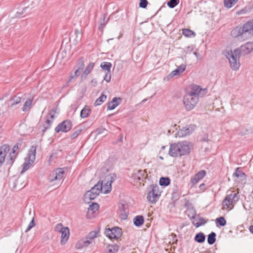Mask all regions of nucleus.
Masks as SVG:
<instances>
[{
    "label": "nucleus",
    "instance_id": "f257e3e1",
    "mask_svg": "<svg viewBox=\"0 0 253 253\" xmlns=\"http://www.w3.org/2000/svg\"><path fill=\"white\" fill-rule=\"evenodd\" d=\"M253 51V42H247L240 47L228 51L225 55L228 59L230 67L233 70H237L240 66L239 62L241 56H245Z\"/></svg>",
    "mask_w": 253,
    "mask_h": 253
},
{
    "label": "nucleus",
    "instance_id": "f03ea898",
    "mask_svg": "<svg viewBox=\"0 0 253 253\" xmlns=\"http://www.w3.org/2000/svg\"><path fill=\"white\" fill-rule=\"evenodd\" d=\"M233 38H237L241 41H245L253 36V19L242 26H236L230 33Z\"/></svg>",
    "mask_w": 253,
    "mask_h": 253
},
{
    "label": "nucleus",
    "instance_id": "7ed1b4c3",
    "mask_svg": "<svg viewBox=\"0 0 253 253\" xmlns=\"http://www.w3.org/2000/svg\"><path fill=\"white\" fill-rule=\"evenodd\" d=\"M193 147L192 143L189 141H179L170 145L169 151V156L172 157H178L190 154Z\"/></svg>",
    "mask_w": 253,
    "mask_h": 253
},
{
    "label": "nucleus",
    "instance_id": "20e7f679",
    "mask_svg": "<svg viewBox=\"0 0 253 253\" xmlns=\"http://www.w3.org/2000/svg\"><path fill=\"white\" fill-rule=\"evenodd\" d=\"M150 186L152 189L147 194V199L150 203L155 204L158 201L161 192L160 191L159 187L157 184L151 185Z\"/></svg>",
    "mask_w": 253,
    "mask_h": 253
},
{
    "label": "nucleus",
    "instance_id": "39448f33",
    "mask_svg": "<svg viewBox=\"0 0 253 253\" xmlns=\"http://www.w3.org/2000/svg\"><path fill=\"white\" fill-rule=\"evenodd\" d=\"M104 234L110 239L117 240L122 236L123 232L121 228L115 226L111 229L106 227Z\"/></svg>",
    "mask_w": 253,
    "mask_h": 253
},
{
    "label": "nucleus",
    "instance_id": "423d86ee",
    "mask_svg": "<svg viewBox=\"0 0 253 253\" xmlns=\"http://www.w3.org/2000/svg\"><path fill=\"white\" fill-rule=\"evenodd\" d=\"M64 168H56L53 170L48 176V180L49 182L60 181L65 177Z\"/></svg>",
    "mask_w": 253,
    "mask_h": 253
},
{
    "label": "nucleus",
    "instance_id": "0eeeda50",
    "mask_svg": "<svg viewBox=\"0 0 253 253\" xmlns=\"http://www.w3.org/2000/svg\"><path fill=\"white\" fill-rule=\"evenodd\" d=\"M64 168H56L53 170L48 176V180L49 182L60 181L65 177Z\"/></svg>",
    "mask_w": 253,
    "mask_h": 253
},
{
    "label": "nucleus",
    "instance_id": "6e6552de",
    "mask_svg": "<svg viewBox=\"0 0 253 253\" xmlns=\"http://www.w3.org/2000/svg\"><path fill=\"white\" fill-rule=\"evenodd\" d=\"M64 168H56L53 170L48 176V180L49 182L60 181L65 177Z\"/></svg>",
    "mask_w": 253,
    "mask_h": 253
},
{
    "label": "nucleus",
    "instance_id": "1a4fd4ad",
    "mask_svg": "<svg viewBox=\"0 0 253 253\" xmlns=\"http://www.w3.org/2000/svg\"><path fill=\"white\" fill-rule=\"evenodd\" d=\"M198 100V97L197 96H192L189 94L185 95L183 97V102L185 109L187 111L193 109L196 106Z\"/></svg>",
    "mask_w": 253,
    "mask_h": 253
},
{
    "label": "nucleus",
    "instance_id": "9d476101",
    "mask_svg": "<svg viewBox=\"0 0 253 253\" xmlns=\"http://www.w3.org/2000/svg\"><path fill=\"white\" fill-rule=\"evenodd\" d=\"M73 126L72 122L68 119L65 120L59 123L55 128L56 133H59L60 131L62 132H67L71 130Z\"/></svg>",
    "mask_w": 253,
    "mask_h": 253
},
{
    "label": "nucleus",
    "instance_id": "9b49d317",
    "mask_svg": "<svg viewBox=\"0 0 253 253\" xmlns=\"http://www.w3.org/2000/svg\"><path fill=\"white\" fill-rule=\"evenodd\" d=\"M58 227H60L59 231L61 234L60 243L61 245H63L66 243L69 239L70 230L68 227H63L61 223H58L55 228L57 229Z\"/></svg>",
    "mask_w": 253,
    "mask_h": 253
},
{
    "label": "nucleus",
    "instance_id": "f8f14e48",
    "mask_svg": "<svg viewBox=\"0 0 253 253\" xmlns=\"http://www.w3.org/2000/svg\"><path fill=\"white\" fill-rule=\"evenodd\" d=\"M185 203L184 207L186 208V211H185L188 217L191 219H195L196 217V211L195 209L193 204L187 199H184Z\"/></svg>",
    "mask_w": 253,
    "mask_h": 253
},
{
    "label": "nucleus",
    "instance_id": "ddd939ff",
    "mask_svg": "<svg viewBox=\"0 0 253 253\" xmlns=\"http://www.w3.org/2000/svg\"><path fill=\"white\" fill-rule=\"evenodd\" d=\"M196 127L195 124H190L188 126H186L181 129H179L176 135L179 137L190 135L194 132Z\"/></svg>",
    "mask_w": 253,
    "mask_h": 253
},
{
    "label": "nucleus",
    "instance_id": "4468645a",
    "mask_svg": "<svg viewBox=\"0 0 253 253\" xmlns=\"http://www.w3.org/2000/svg\"><path fill=\"white\" fill-rule=\"evenodd\" d=\"M106 177L107 178V181L104 185L103 184V191L102 192L104 194H108L111 192L112 190L111 184L116 179V175L114 173H112Z\"/></svg>",
    "mask_w": 253,
    "mask_h": 253
},
{
    "label": "nucleus",
    "instance_id": "2eb2a0df",
    "mask_svg": "<svg viewBox=\"0 0 253 253\" xmlns=\"http://www.w3.org/2000/svg\"><path fill=\"white\" fill-rule=\"evenodd\" d=\"M10 149V147L9 144H4L0 146V167L4 164L5 157Z\"/></svg>",
    "mask_w": 253,
    "mask_h": 253
},
{
    "label": "nucleus",
    "instance_id": "dca6fc26",
    "mask_svg": "<svg viewBox=\"0 0 253 253\" xmlns=\"http://www.w3.org/2000/svg\"><path fill=\"white\" fill-rule=\"evenodd\" d=\"M99 191H92V188L87 191L84 196V200L85 203H89L91 200L94 199L99 195Z\"/></svg>",
    "mask_w": 253,
    "mask_h": 253
},
{
    "label": "nucleus",
    "instance_id": "f3484780",
    "mask_svg": "<svg viewBox=\"0 0 253 253\" xmlns=\"http://www.w3.org/2000/svg\"><path fill=\"white\" fill-rule=\"evenodd\" d=\"M118 211L120 214V217L122 220L127 219L128 214V208L126 205L121 204L119 206Z\"/></svg>",
    "mask_w": 253,
    "mask_h": 253
},
{
    "label": "nucleus",
    "instance_id": "a211bd4d",
    "mask_svg": "<svg viewBox=\"0 0 253 253\" xmlns=\"http://www.w3.org/2000/svg\"><path fill=\"white\" fill-rule=\"evenodd\" d=\"M21 100V97L18 95H13L9 99L7 100L6 103L8 104V108L11 109L19 104Z\"/></svg>",
    "mask_w": 253,
    "mask_h": 253
},
{
    "label": "nucleus",
    "instance_id": "6ab92c4d",
    "mask_svg": "<svg viewBox=\"0 0 253 253\" xmlns=\"http://www.w3.org/2000/svg\"><path fill=\"white\" fill-rule=\"evenodd\" d=\"M147 175L146 171L144 170L140 169L138 170L136 173H132L131 177L135 181L142 180V181H144L147 178Z\"/></svg>",
    "mask_w": 253,
    "mask_h": 253
},
{
    "label": "nucleus",
    "instance_id": "aec40b11",
    "mask_svg": "<svg viewBox=\"0 0 253 253\" xmlns=\"http://www.w3.org/2000/svg\"><path fill=\"white\" fill-rule=\"evenodd\" d=\"M122 101V98L119 97H115L107 104L108 110H113L120 105Z\"/></svg>",
    "mask_w": 253,
    "mask_h": 253
},
{
    "label": "nucleus",
    "instance_id": "412c9836",
    "mask_svg": "<svg viewBox=\"0 0 253 253\" xmlns=\"http://www.w3.org/2000/svg\"><path fill=\"white\" fill-rule=\"evenodd\" d=\"M186 65L185 64H181L174 70L172 71L168 76V78H172L176 76L180 75L186 69Z\"/></svg>",
    "mask_w": 253,
    "mask_h": 253
},
{
    "label": "nucleus",
    "instance_id": "4be33fe9",
    "mask_svg": "<svg viewBox=\"0 0 253 253\" xmlns=\"http://www.w3.org/2000/svg\"><path fill=\"white\" fill-rule=\"evenodd\" d=\"M18 155V152L17 153H12V152H10L6 159L5 166L8 167V168H10L15 162Z\"/></svg>",
    "mask_w": 253,
    "mask_h": 253
},
{
    "label": "nucleus",
    "instance_id": "5701e85b",
    "mask_svg": "<svg viewBox=\"0 0 253 253\" xmlns=\"http://www.w3.org/2000/svg\"><path fill=\"white\" fill-rule=\"evenodd\" d=\"M233 177L240 178L242 181H246L247 180V176L245 172H244L241 168L238 167L236 169L235 172L233 174Z\"/></svg>",
    "mask_w": 253,
    "mask_h": 253
},
{
    "label": "nucleus",
    "instance_id": "b1692460",
    "mask_svg": "<svg viewBox=\"0 0 253 253\" xmlns=\"http://www.w3.org/2000/svg\"><path fill=\"white\" fill-rule=\"evenodd\" d=\"M134 225L136 227L141 226L144 223V218L143 215H139L135 216L133 219Z\"/></svg>",
    "mask_w": 253,
    "mask_h": 253
},
{
    "label": "nucleus",
    "instance_id": "393cba45",
    "mask_svg": "<svg viewBox=\"0 0 253 253\" xmlns=\"http://www.w3.org/2000/svg\"><path fill=\"white\" fill-rule=\"evenodd\" d=\"M36 147L35 146H32L29 150L28 157L26 158L31 160L32 163H34L36 158Z\"/></svg>",
    "mask_w": 253,
    "mask_h": 253
},
{
    "label": "nucleus",
    "instance_id": "a878e982",
    "mask_svg": "<svg viewBox=\"0 0 253 253\" xmlns=\"http://www.w3.org/2000/svg\"><path fill=\"white\" fill-rule=\"evenodd\" d=\"M202 90L201 86L198 85H193L191 88V91L188 93L192 96H197Z\"/></svg>",
    "mask_w": 253,
    "mask_h": 253
},
{
    "label": "nucleus",
    "instance_id": "bb28decb",
    "mask_svg": "<svg viewBox=\"0 0 253 253\" xmlns=\"http://www.w3.org/2000/svg\"><path fill=\"white\" fill-rule=\"evenodd\" d=\"M73 130V132L70 135V138L72 140L77 138L83 130V129L78 126L74 127Z\"/></svg>",
    "mask_w": 253,
    "mask_h": 253
},
{
    "label": "nucleus",
    "instance_id": "cd10ccee",
    "mask_svg": "<svg viewBox=\"0 0 253 253\" xmlns=\"http://www.w3.org/2000/svg\"><path fill=\"white\" fill-rule=\"evenodd\" d=\"M206 240V236L203 232H199L197 233L194 237V240L197 243L202 244Z\"/></svg>",
    "mask_w": 253,
    "mask_h": 253
},
{
    "label": "nucleus",
    "instance_id": "c85d7f7f",
    "mask_svg": "<svg viewBox=\"0 0 253 253\" xmlns=\"http://www.w3.org/2000/svg\"><path fill=\"white\" fill-rule=\"evenodd\" d=\"M33 163H32L31 160L25 158V163L22 165V169L20 172L21 174H23L26 170H27L32 165Z\"/></svg>",
    "mask_w": 253,
    "mask_h": 253
},
{
    "label": "nucleus",
    "instance_id": "c756f323",
    "mask_svg": "<svg viewBox=\"0 0 253 253\" xmlns=\"http://www.w3.org/2000/svg\"><path fill=\"white\" fill-rule=\"evenodd\" d=\"M216 226L217 227H223L226 225L227 222L223 216H220L215 220Z\"/></svg>",
    "mask_w": 253,
    "mask_h": 253
},
{
    "label": "nucleus",
    "instance_id": "7c9ffc66",
    "mask_svg": "<svg viewBox=\"0 0 253 253\" xmlns=\"http://www.w3.org/2000/svg\"><path fill=\"white\" fill-rule=\"evenodd\" d=\"M179 199V192L177 187L173 190L171 194V200L173 201V206H175V202Z\"/></svg>",
    "mask_w": 253,
    "mask_h": 253
},
{
    "label": "nucleus",
    "instance_id": "2f4dec72",
    "mask_svg": "<svg viewBox=\"0 0 253 253\" xmlns=\"http://www.w3.org/2000/svg\"><path fill=\"white\" fill-rule=\"evenodd\" d=\"M232 197V194L228 195L226 196L222 202V206L224 207L229 208L230 205H233L232 201L230 197Z\"/></svg>",
    "mask_w": 253,
    "mask_h": 253
},
{
    "label": "nucleus",
    "instance_id": "473e14b6",
    "mask_svg": "<svg viewBox=\"0 0 253 253\" xmlns=\"http://www.w3.org/2000/svg\"><path fill=\"white\" fill-rule=\"evenodd\" d=\"M170 183V179L169 177H161L159 180V184L163 187H166Z\"/></svg>",
    "mask_w": 253,
    "mask_h": 253
},
{
    "label": "nucleus",
    "instance_id": "72a5a7b5",
    "mask_svg": "<svg viewBox=\"0 0 253 253\" xmlns=\"http://www.w3.org/2000/svg\"><path fill=\"white\" fill-rule=\"evenodd\" d=\"M107 252L106 253H116L119 248V246L117 244L108 245L107 246Z\"/></svg>",
    "mask_w": 253,
    "mask_h": 253
},
{
    "label": "nucleus",
    "instance_id": "f704fd0d",
    "mask_svg": "<svg viewBox=\"0 0 253 253\" xmlns=\"http://www.w3.org/2000/svg\"><path fill=\"white\" fill-rule=\"evenodd\" d=\"M216 234L214 232H211L208 235L207 241L209 245H213L216 241Z\"/></svg>",
    "mask_w": 253,
    "mask_h": 253
},
{
    "label": "nucleus",
    "instance_id": "c9c22d12",
    "mask_svg": "<svg viewBox=\"0 0 253 253\" xmlns=\"http://www.w3.org/2000/svg\"><path fill=\"white\" fill-rule=\"evenodd\" d=\"M91 112V110L90 108H87L85 107L81 110L80 116L82 118H86L89 116Z\"/></svg>",
    "mask_w": 253,
    "mask_h": 253
},
{
    "label": "nucleus",
    "instance_id": "e433bc0d",
    "mask_svg": "<svg viewBox=\"0 0 253 253\" xmlns=\"http://www.w3.org/2000/svg\"><path fill=\"white\" fill-rule=\"evenodd\" d=\"M182 34L186 37H194L196 36V33L189 29H183Z\"/></svg>",
    "mask_w": 253,
    "mask_h": 253
},
{
    "label": "nucleus",
    "instance_id": "4c0bfd02",
    "mask_svg": "<svg viewBox=\"0 0 253 253\" xmlns=\"http://www.w3.org/2000/svg\"><path fill=\"white\" fill-rule=\"evenodd\" d=\"M99 208V205L97 203H92L88 209V213L91 211L92 213L95 212Z\"/></svg>",
    "mask_w": 253,
    "mask_h": 253
},
{
    "label": "nucleus",
    "instance_id": "58836bf2",
    "mask_svg": "<svg viewBox=\"0 0 253 253\" xmlns=\"http://www.w3.org/2000/svg\"><path fill=\"white\" fill-rule=\"evenodd\" d=\"M80 70V69H79L78 68H77L75 71L74 75H71L70 76V79H69V81L67 82L66 86H69V84L70 83H72L73 80L77 78V77L79 76V74H80V72H79Z\"/></svg>",
    "mask_w": 253,
    "mask_h": 253
},
{
    "label": "nucleus",
    "instance_id": "ea45409f",
    "mask_svg": "<svg viewBox=\"0 0 253 253\" xmlns=\"http://www.w3.org/2000/svg\"><path fill=\"white\" fill-rule=\"evenodd\" d=\"M84 57H80L77 61L76 66L77 68L83 70L84 67Z\"/></svg>",
    "mask_w": 253,
    "mask_h": 253
},
{
    "label": "nucleus",
    "instance_id": "a19ab883",
    "mask_svg": "<svg viewBox=\"0 0 253 253\" xmlns=\"http://www.w3.org/2000/svg\"><path fill=\"white\" fill-rule=\"evenodd\" d=\"M107 98V96L103 93H102L100 96L97 99L95 102L94 103V105L95 106H97L101 105L103 102H104Z\"/></svg>",
    "mask_w": 253,
    "mask_h": 253
},
{
    "label": "nucleus",
    "instance_id": "79ce46f5",
    "mask_svg": "<svg viewBox=\"0 0 253 253\" xmlns=\"http://www.w3.org/2000/svg\"><path fill=\"white\" fill-rule=\"evenodd\" d=\"M199 222H198L197 223H195L193 221H192V224L196 227H199L204 225L205 224L208 222L209 219H206L204 218L200 217L199 218Z\"/></svg>",
    "mask_w": 253,
    "mask_h": 253
},
{
    "label": "nucleus",
    "instance_id": "37998d69",
    "mask_svg": "<svg viewBox=\"0 0 253 253\" xmlns=\"http://www.w3.org/2000/svg\"><path fill=\"white\" fill-rule=\"evenodd\" d=\"M112 66V63L108 62H102L100 64V67L107 71H111Z\"/></svg>",
    "mask_w": 253,
    "mask_h": 253
},
{
    "label": "nucleus",
    "instance_id": "c03bdc74",
    "mask_svg": "<svg viewBox=\"0 0 253 253\" xmlns=\"http://www.w3.org/2000/svg\"><path fill=\"white\" fill-rule=\"evenodd\" d=\"M91 188H92V191L96 190L97 191H99L100 192H102L103 191V181L99 180Z\"/></svg>",
    "mask_w": 253,
    "mask_h": 253
},
{
    "label": "nucleus",
    "instance_id": "a18cd8bd",
    "mask_svg": "<svg viewBox=\"0 0 253 253\" xmlns=\"http://www.w3.org/2000/svg\"><path fill=\"white\" fill-rule=\"evenodd\" d=\"M239 0H224V6L227 8L232 7Z\"/></svg>",
    "mask_w": 253,
    "mask_h": 253
},
{
    "label": "nucleus",
    "instance_id": "49530a36",
    "mask_svg": "<svg viewBox=\"0 0 253 253\" xmlns=\"http://www.w3.org/2000/svg\"><path fill=\"white\" fill-rule=\"evenodd\" d=\"M179 0H169L167 2V5L170 8L175 7L178 4Z\"/></svg>",
    "mask_w": 253,
    "mask_h": 253
},
{
    "label": "nucleus",
    "instance_id": "de8ad7c7",
    "mask_svg": "<svg viewBox=\"0 0 253 253\" xmlns=\"http://www.w3.org/2000/svg\"><path fill=\"white\" fill-rule=\"evenodd\" d=\"M94 65H95L94 63H93L92 62H89L84 71L86 73L89 74V73H91V71L93 70V69L94 67Z\"/></svg>",
    "mask_w": 253,
    "mask_h": 253
},
{
    "label": "nucleus",
    "instance_id": "09e8293b",
    "mask_svg": "<svg viewBox=\"0 0 253 253\" xmlns=\"http://www.w3.org/2000/svg\"><path fill=\"white\" fill-rule=\"evenodd\" d=\"M99 232V229L97 231H92L89 233L86 238L92 240L96 237L97 235Z\"/></svg>",
    "mask_w": 253,
    "mask_h": 253
},
{
    "label": "nucleus",
    "instance_id": "8fccbe9b",
    "mask_svg": "<svg viewBox=\"0 0 253 253\" xmlns=\"http://www.w3.org/2000/svg\"><path fill=\"white\" fill-rule=\"evenodd\" d=\"M206 173L207 172L205 170H201L196 173L194 176L200 180L206 175Z\"/></svg>",
    "mask_w": 253,
    "mask_h": 253
},
{
    "label": "nucleus",
    "instance_id": "3c124183",
    "mask_svg": "<svg viewBox=\"0 0 253 253\" xmlns=\"http://www.w3.org/2000/svg\"><path fill=\"white\" fill-rule=\"evenodd\" d=\"M32 102V100H31L30 99H27L23 105V107L22 108V111H25L28 107H30Z\"/></svg>",
    "mask_w": 253,
    "mask_h": 253
},
{
    "label": "nucleus",
    "instance_id": "603ef678",
    "mask_svg": "<svg viewBox=\"0 0 253 253\" xmlns=\"http://www.w3.org/2000/svg\"><path fill=\"white\" fill-rule=\"evenodd\" d=\"M149 4L147 0H139V6L142 8H146Z\"/></svg>",
    "mask_w": 253,
    "mask_h": 253
},
{
    "label": "nucleus",
    "instance_id": "864d4df0",
    "mask_svg": "<svg viewBox=\"0 0 253 253\" xmlns=\"http://www.w3.org/2000/svg\"><path fill=\"white\" fill-rule=\"evenodd\" d=\"M240 196L238 193H234L232 194V197H230L231 200L232 201L233 204H235L239 200Z\"/></svg>",
    "mask_w": 253,
    "mask_h": 253
},
{
    "label": "nucleus",
    "instance_id": "5fc2aeb1",
    "mask_svg": "<svg viewBox=\"0 0 253 253\" xmlns=\"http://www.w3.org/2000/svg\"><path fill=\"white\" fill-rule=\"evenodd\" d=\"M48 126V124L45 123V124L42 126H39V129L41 130V131L43 133H44L47 129H48L50 127V126Z\"/></svg>",
    "mask_w": 253,
    "mask_h": 253
},
{
    "label": "nucleus",
    "instance_id": "6e6d98bb",
    "mask_svg": "<svg viewBox=\"0 0 253 253\" xmlns=\"http://www.w3.org/2000/svg\"><path fill=\"white\" fill-rule=\"evenodd\" d=\"M35 225H36V223L34 220V218H33L32 220L31 221V222L29 224L27 229H26L25 232H27L30 231Z\"/></svg>",
    "mask_w": 253,
    "mask_h": 253
},
{
    "label": "nucleus",
    "instance_id": "4d7b16f0",
    "mask_svg": "<svg viewBox=\"0 0 253 253\" xmlns=\"http://www.w3.org/2000/svg\"><path fill=\"white\" fill-rule=\"evenodd\" d=\"M111 79V71H107L104 77V80L107 83H109Z\"/></svg>",
    "mask_w": 253,
    "mask_h": 253
},
{
    "label": "nucleus",
    "instance_id": "13d9d810",
    "mask_svg": "<svg viewBox=\"0 0 253 253\" xmlns=\"http://www.w3.org/2000/svg\"><path fill=\"white\" fill-rule=\"evenodd\" d=\"M27 9L31 10V8H30L29 7V6H26V7H24V8H23V10H22V11H21V12H17L16 16L18 17V16H20V15H22V14H24V13H26V10Z\"/></svg>",
    "mask_w": 253,
    "mask_h": 253
},
{
    "label": "nucleus",
    "instance_id": "bf43d9fd",
    "mask_svg": "<svg viewBox=\"0 0 253 253\" xmlns=\"http://www.w3.org/2000/svg\"><path fill=\"white\" fill-rule=\"evenodd\" d=\"M107 131V130L105 128L103 127L102 126H101V127L97 128L95 130V132L97 133V135H98V134L103 133L104 131Z\"/></svg>",
    "mask_w": 253,
    "mask_h": 253
},
{
    "label": "nucleus",
    "instance_id": "052dcab7",
    "mask_svg": "<svg viewBox=\"0 0 253 253\" xmlns=\"http://www.w3.org/2000/svg\"><path fill=\"white\" fill-rule=\"evenodd\" d=\"M75 34L76 35V38L75 40L76 41V42H78L81 39V36L79 37V36H80V33L79 30L75 29Z\"/></svg>",
    "mask_w": 253,
    "mask_h": 253
},
{
    "label": "nucleus",
    "instance_id": "680f3d73",
    "mask_svg": "<svg viewBox=\"0 0 253 253\" xmlns=\"http://www.w3.org/2000/svg\"><path fill=\"white\" fill-rule=\"evenodd\" d=\"M210 140L209 139V135L208 133H206L203 137L200 139L201 142H209Z\"/></svg>",
    "mask_w": 253,
    "mask_h": 253
},
{
    "label": "nucleus",
    "instance_id": "e2e57ef3",
    "mask_svg": "<svg viewBox=\"0 0 253 253\" xmlns=\"http://www.w3.org/2000/svg\"><path fill=\"white\" fill-rule=\"evenodd\" d=\"M88 75V74L86 73L85 72L83 71V73L81 75V81L82 82L86 80Z\"/></svg>",
    "mask_w": 253,
    "mask_h": 253
},
{
    "label": "nucleus",
    "instance_id": "0e129e2a",
    "mask_svg": "<svg viewBox=\"0 0 253 253\" xmlns=\"http://www.w3.org/2000/svg\"><path fill=\"white\" fill-rule=\"evenodd\" d=\"M199 181L196 176H194L193 177L191 178V182L192 183V185H194Z\"/></svg>",
    "mask_w": 253,
    "mask_h": 253
},
{
    "label": "nucleus",
    "instance_id": "69168bd1",
    "mask_svg": "<svg viewBox=\"0 0 253 253\" xmlns=\"http://www.w3.org/2000/svg\"><path fill=\"white\" fill-rule=\"evenodd\" d=\"M19 148V147H18V143H16L15 145H14V146L13 147L12 150H11V152L12 153H17V152H16V151Z\"/></svg>",
    "mask_w": 253,
    "mask_h": 253
},
{
    "label": "nucleus",
    "instance_id": "338daca9",
    "mask_svg": "<svg viewBox=\"0 0 253 253\" xmlns=\"http://www.w3.org/2000/svg\"><path fill=\"white\" fill-rule=\"evenodd\" d=\"M91 240L89 239H87L86 241H83V246H85V247H87L91 243Z\"/></svg>",
    "mask_w": 253,
    "mask_h": 253
},
{
    "label": "nucleus",
    "instance_id": "774afa93",
    "mask_svg": "<svg viewBox=\"0 0 253 253\" xmlns=\"http://www.w3.org/2000/svg\"><path fill=\"white\" fill-rule=\"evenodd\" d=\"M199 188L200 190H202L203 191H204L206 189L205 184L204 183H202L201 184H200Z\"/></svg>",
    "mask_w": 253,
    "mask_h": 253
}]
</instances>
